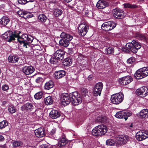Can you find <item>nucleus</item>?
Masks as SVG:
<instances>
[{"label": "nucleus", "mask_w": 148, "mask_h": 148, "mask_svg": "<svg viewBox=\"0 0 148 148\" xmlns=\"http://www.w3.org/2000/svg\"><path fill=\"white\" fill-rule=\"evenodd\" d=\"M20 33L19 31V34ZM34 39L33 37L30 35L23 34L20 36L19 35V46L21 49L24 47L27 48V46H29L28 43H32Z\"/></svg>", "instance_id": "nucleus-1"}, {"label": "nucleus", "mask_w": 148, "mask_h": 148, "mask_svg": "<svg viewBox=\"0 0 148 148\" xmlns=\"http://www.w3.org/2000/svg\"><path fill=\"white\" fill-rule=\"evenodd\" d=\"M107 5L106 1L103 0H99L96 4L97 7L99 9H103Z\"/></svg>", "instance_id": "nucleus-23"}, {"label": "nucleus", "mask_w": 148, "mask_h": 148, "mask_svg": "<svg viewBox=\"0 0 148 148\" xmlns=\"http://www.w3.org/2000/svg\"><path fill=\"white\" fill-rule=\"evenodd\" d=\"M132 115V113L128 111H123L117 112L115 115L116 117L118 118H124L126 120L128 116Z\"/></svg>", "instance_id": "nucleus-8"}, {"label": "nucleus", "mask_w": 148, "mask_h": 148, "mask_svg": "<svg viewBox=\"0 0 148 148\" xmlns=\"http://www.w3.org/2000/svg\"><path fill=\"white\" fill-rule=\"evenodd\" d=\"M67 143V141L66 138L65 137L63 136L58 141V145L59 147H62L64 146Z\"/></svg>", "instance_id": "nucleus-28"}, {"label": "nucleus", "mask_w": 148, "mask_h": 148, "mask_svg": "<svg viewBox=\"0 0 148 148\" xmlns=\"http://www.w3.org/2000/svg\"><path fill=\"white\" fill-rule=\"evenodd\" d=\"M71 40H68V39H61L59 41L60 45L62 46L67 47L69 44V41Z\"/></svg>", "instance_id": "nucleus-26"}, {"label": "nucleus", "mask_w": 148, "mask_h": 148, "mask_svg": "<svg viewBox=\"0 0 148 148\" xmlns=\"http://www.w3.org/2000/svg\"><path fill=\"white\" fill-rule=\"evenodd\" d=\"M63 11L62 10L58 9H55L54 11V14L56 17H58L61 15Z\"/></svg>", "instance_id": "nucleus-40"}, {"label": "nucleus", "mask_w": 148, "mask_h": 148, "mask_svg": "<svg viewBox=\"0 0 148 148\" xmlns=\"http://www.w3.org/2000/svg\"><path fill=\"white\" fill-rule=\"evenodd\" d=\"M132 42L134 49H136V52H137V50L140 48L141 47V45L139 42L135 40H133L132 41Z\"/></svg>", "instance_id": "nucleus-33"}, {"label": "nucleus", "mask_w": 148, "mask_h": 148, "mask_svg": "<svg viewBox=\"0 0 148 148\" xmlns=\"http://www.w3.org/2000/svg\"><path fill=\"white\" fill-rule=\"evenodd\" d=\"M128 136L124 135H120L117 138L116 141L119 145L126 144L128 140Z\"/></svg>", "instance_id": "nucleus-12"}, {"label": "nucleus", "mask_w": 148, "mask_h": 148, "mask_svg": "<svg viewBox=\"0 0 148 148\" xmlns=\"http://www.w3.org/2000/svg\"><path fill=\"white\" fill-rule=\"evenodd\" d=\"M136 37L138 39L146 41L147 38V36L146 34H144L140 33H137L136 34Z\"/></svg>", "instance_id": "nucleus-29"}, {"label": "nucleus", "mask_w": 148, "mask_h": 148, "mask_svg": "<svg viewBox=\"0 0 148 148\" xmlns=\"http://www.w3.org/2000/svg\"><path fill=\"white\" fill-rule=\"evenodd\" d=\"M105 53L110 54L113 53L114 52V48L111 47H106L105 50Z\"/></svg>", "instance_id": "nucleus-37"}, {"label": "nucleus", "mask_w": 148, "mask_h": 148, "mask_svg": "<svg viewBox=\"0 0 148 148\" xmlns=\"http://www.w3.org/2000/svg\"><path fill=\"white\" fill-rule=\"evenodd\" d=\"M43 96V93L42 92H39L36 93L34 96L36 99H39L42 98Z\"/></svg>", "instance_id": "nucleus-42"}, {"label": "nucleus", "mask_w": 148, "mask_h": 148, "mask_svg": "<svg viewBox=\"0 0 148 148\" xmlns=\"http://www.w3.org/2000/svg\"><path fill=\"white\" fill-rule=\"evenodd\" d=\"M34 133L36 136L38 137H42L45 135V131L42 128H39L35 130Z\"/></svg>", "instance_id": "nucleus-18"}, {"label": "nucleus", "mask_w": 148, "mask_h": 148, "mask_svg": "<svg viewBox=\"0 0 148 148\" xmlns=\"http://www.w3.org/2000/svg\"><path fill=\"white\" fill-rule=\"evenodd\" d=\"M34 70V68L32 66H25L22 69V71L26 75H29L32 73Z\"/></svg>", "instance_id": "nucleus-17"}, {"label": "nucleus", "mask_w": 148, "mask_h": 148, "mask_svg": "<svg viewBox=\"0 0 148 148\" xmlns=\"http://www.w3.org/2000/svg\"><path fill=\"white\" fill-rule=\"evenodd\" d=\"M64 51L61 49L57 50L54 54V57L58 60H62L64 58Z\"/></svg>", "instance_id": "nucleus-14"}, {"label": "nucleus", "mask_w": 148, "mask_h": 148, "mask_svg": "<svg viewBox=\"0 0 148 148\" xmlns=\"http://www.w3.org/2000/svg\"><path fill=\"white\" fill-rule=\"evenodd\" d=\"M135 61L134 58V57H131L127 60V62L128 63L132 64Z\"/></svg>", "instance_id": "nucleus-52"}, {"label": "nucleus", "mask_w": 148, "mask_h": 148, "mask_svg": "<svg viewBox=\"0 0 148 148\" xmlns=\"http://www.w3.org/2000/svg\"><path fill=\"white\" fill-rule=\"evenodd\" d=\"M134 76L137 79H140L144 77L141 69L136 71Z\"/></svg>", "instance_id": "nucleus-24"}, {"label": "nucleus", "mask_w": 148, "mask_h": 148, "mask_svg": "<svg viewBox=\"0 0 148 148\" xmlns=\"http://www.w3.org/2000/svg\"><path fill=\"white\" fill-rule=\"evenodd\" d=\"M38 19L42 23L45 22L47 19V17L44 14H41L38 15Z\"/></svg>", "instance_id": "nucleus-34"}, {"label": "nucleus", "mask_w": 148, "mask_h": 148, "mask_svg": "<svg viewBox=\"0 0 148 148\" xmlns=\"http://www.w3.org/2000/svg\"><path fill=\"white\" fill-rule=\"evenodd\" d=\"M97 120H99V122H103V118L102 117H99L98 118Z\"/></svg>", "instance_id": "nucleus-59"}, {"label": "nucleus", "mask_w": 148, "mask_h": 148, "mask_svg": "<svg viewBox=\"0 0 148 148\" xmlns=\"http://www.w3.org/2000/svg\"><path fill=\"white\" fill-rule=\"evenodd\" d=\"M125 8H136V5L130 4L129 3H125L124 4Z\"/></svg>", "instance_id": "nucleus-51"}, {"label": "nucleus", "mask_w": 148, "mask_h": 148, "mask_svg": "<svg viewBox=\"0 0 148 148\" xmlns=\"http://www.w3.org/2000/svg\"><path fill=\"white\" fill-rule=\"evenodd\" d=\"M25 80L23 79H21L19 81V86H20L22 88L21 89H23V88L25 87Z\"/></svg>", "instance_id": "nucleus-46"}, {"label": "nucleus", "mask_w": 148, "mask_h": 148, "mask_svg": "<svg viewBox=\"0 0 148 148\" xmlns=\"http://www.w3.org/2000/svg\"><path fill=\"white\" fill-rule=\"evenodd\" d=\"M8 110L9 112L11 113H13L16 111L14 107L12 106H9L8 108Z\"/></svg>", "instance_id": "nucleus-49"}, {"label": "nucleus", "mask_w": 148, "mask_h": 148, "mask_svg": "<svg viewBox=\"0 0 148 148\" xmlns=\"http://www.w3.org/2000/svg\"><path fill=\"white\" fill-rule=\"evenodd\" d=\"M6 103V102L5 101H3V105L5 104Z\"/></svg>", "instance_id": "nucleus-64"}, {"label": "nucleus", "mask_w": 148, "mask_h": 148, "mask_svg": "<svg viewBox=\"0 0 148 148\" xmlns=\"http://www.w3.org/2000/svg\"><path fill=\"white\" fill-rule=\"evenodd\" d=\"M18 143L17 141H14L13 143V145L14 147H17L18 146Z\"/></svg>", "instance_id": "nucleus-58"}, {"label": "nucleus", "mask_w": 148, "mask_h": 148, "mask_svg": "<svg viewBox=\"0 0 148 148\" xmlns=\"http://www.w3.org/2000/svg\"><path fill=\"white\" fill-rule=\"evenodd\" d=\"M139 116L141 118L146 119L148 118V109H144L141 110L139 113Z\"/></svg>", "instance_id": "nucleus-22"}, {"label": "nucleus", "mask_w": 148, "mask_h": 148, "mask_svg": "<svg viewBox=\"0 0 148 148\" xmlns=\"http://www.w3.org/2000/svg\"><path fill=\"white\" fill-rule=\"evenodd\" d=\"M27 15L26 11L22 10L19 11V16L25 19H26L28 18Z\"/></svg>", "instance_id": "nucleus-39"}, {"label": "nucleus", "mask_w": 148, "mask_h": 148, "mask_svg": "<svg viewBox=\"0 0 148 148\" xmlns=\"http://www.w3.org/2000/svg\"><path fill=\"white\" fill-rule=\"evenodd\" d=\"M27 17H28L27 18H29L32 17L33 16V15L32 14L28 12H27Z\"/></svg>", "instance_id": "nucleus-57"}, {"label": "nucleus", "mask_w": 148, "mask_h": 148, "mask_svg": "<svg viewBox=\"0 0 148 148\" xmlns=\"http://www.w3.org/2000/svg\"><path fill=\"white\" fill-rule=\"evenodd\" d=\"M43 79L42 78L40 77H38L36 80V82L37 83H40L43 82Z\"/></svg>", "instance_id": "nucleus-53"}, {"label": "nucleus", "mask_w": 148, "mask_h": 148, "mask_svg": "<svg viewBox=\"0 0 148 148\" xmlns=\"http://www.w3.org/2000/svg\"><path fill=\"white\" fill-rule=\"evenodd\" d=\"M123 51L126 52H128L129 50L134 53H136V49H134L132 42L128 43L126 44L125 45V48L123 49Z\"/></svg>", "instance_id": "nucleus-15"}, {"label": "nucleus", "mask_w": 148, "mask_h": 148, "mask_svg": "<svg viewBox=\"0 0 148 148\" xmlns=\"http://www.w3.org/2000/svg\"><path fill=\"white\" fill-rule=\"evenodd\" d=\"M44 101L45 104L47 105H51L53 103V100L50 96H48L45 98Z\"/></svg>", "instance_id": "nucleus-36"}, {"label": "nucleus", "mask_w": 148, "mask_h": 148, "mask_svg": "<svg viewBox=\"0 0 148 148\" xmlns=\"http://www.w3.org/2000/svg\"><path fill=\"white\" fill-rule=\"evenodd\" d=\"M88 29V27L86 25L82 24L78 27V32L80 35L84 36L86 34Z\"/></svg>", "instance_id": "nucleus-10"}, {"label": "nucleus", "mask_w": 148, "mask_h": 148, "mask_svg": "<svg viewBox=\"0 0 148 148\" xmlns=\"http://www.w3.org/2000/svg\"><path fill=\"white\" fill-rule=\"evenodd\" d=\"M106 144L108 145H113L115 143V142L112 139H109L106 140Z\"/></svg>", "instance_id": "nucleus-47"}, {"label": "nucleus", "mask_w": 148, "mask_h": 148, "mask_svg": "<svg viewBox=\"0 0 148 148\" xmlns=\"http://www.w3.org/2000/svg\"><path fill=\"white\" fill-rule=\"evenodd\" d=\"M26 95H21L19 94V102L20 103H23L24 101L27 100L26 98Z\"/></svg>", "instance_id": "nucleus-44"}, {"label": "nucleus", "mask_w": 148, "mask_h": 148, "mask_svg": "<svg viewBox=\"0 0 148 148\" xmlns=\"http://www.w3.org/2000/svg\"><path fill=\"white\" fill-rule=\"evenodd\" d=\"M34 53L35 56H38L39 55H42V51L41 50L38 49H35L34 51Z\"/></svg>", "instance_id": "nucleus-48"}, {"label": "nucleus", "mask_w": 148, "mask_h": 148, "mask_svg": "<svg viewBox=\"0 0 148 148\" xmlns=\"http://www.w3.org/2000/svg\"><path fill=\"white\" fill-rule=\"evenodd\" d=\"M64 1L67 3L70 2L72 0H64Z\"/></svg>", "instance_id": "nucleus-62"}, {"label": "nucleus", "mask_w": 148, "mask_h": 148, "mask_svg": "<svg viewBox=\"0 0 148 148\" xmlns=\"http://www.w3.org/2000/svg\"><path fill=\"white\" fill-rule=\"evenodd\" d=\"M143 132V134L144 135V136L146 137V139L148 137V132L142 130Z\"/></svg>", "instance_id": "nucleus-55"}, {"label": "nucleus", "mask_w": 148, "mask_h": 148, "mask_svg": "<svg viewBox=\"0 0 148 148\" xmlns=\"http://www.w3.org/2000/svg\"><path fill=\"white\" fill-rule=\"evenodd\" d=\"M34 107V106L32 103H27L21 107V109L23 111L25 110H29L31 111L33 109Z\"/></svg>", "instance_id": "nucleus-21"}, {"label": "nucleus", "mask_w": 148, "mask_h": 148, "mask_svg": "<svg viewBox=\"0 0 148 148\" xmlns=\"http://www.w3.org/2000/svg\"><path fill=\"white\" fill-rule=\"evenodd\" d=\"M1 147L3 148H5V145H2Z\"/></svg>", "instance_id": "nucleus-63"}, {"label": "nucleus", "mask_w": 148, "mask_h": 148, "mask_svg": "<svg viewBox=\"0 0 148 148\" xmlns=\"http://www.w3.org/2000/svg\"><path fill=\"white\" fill-rule=\"evenodd\" d=\"M141 69L144 77L148 76V67H144Z\"/></svg>", "instance_id": "nucleus-41"}, {"label": "nucleus", "mask_w": 148, "mask_h": 148, "mask_svg": "<svg viewBox=\"0 0 148 148\" xmlns=\"http://www.w3.org/2000/svg\"><path fill=\"white\" fill-rule=\"evenodd\" d=\"M117 24L112 21H108L104 23L101 25V28L103 30L109 31L114 28Z\"/></svg>", "instance_id": "nucleus-7"}, {"label": "nucleus", "mask_w": 148, "mask_h": 148, "mask_svg": "<svg viewBox=\"0 0 148 148\" xmlns=\"http://www.w3.org/2000/svg\"><path fill=\"white\" fill-rule=\"evenodd\" d=\"M103 84L101 82L96 84L93 90V95L95 96H100L103 88Z\"/></svg>", "instance_id": "nucleus-9"}, {"label": "nucleus", "mask_w": 148, "mask_h": 148, "mask_svg": "<svg viewBox=\"0 0 148 148\" xmlns=\"http://www.w3.org/2000/svg\"><path fill=\"white\" fill-rule=\"evenodd\" d=\"M71 93H70L69 95L66 93H63L61 94V101L62 104L64 106H66L69 104L71 101V98L73 97Z\"/></svg>", "instance_id": "nucleus-6"}, {"label": "nucleus", "mask_w": 148, "mask_h": 148, "mask_svg": "<svg viewBox=\"0 0 148 148\" xmlns=\"http://www.w3.org/2000/svg\"><path fill=\"white\" fill-rule=\"evenodd\" d=\"M10 20L7 16H4L0 19V24L6 25L9 22Z\"/></svg>", "instance_id": "nucleus-27"}, {"label": "nucleus", "mask_w": 148, "mask_h": 148, "mask_svg": "<svg viewBox=\"0 0 148 148\" xmlns=\"http://www.w3.org/2000/svg\"><path fill=\"white\" fill-rule=\"evenodd\" d=\"M8 125V123L7 121L3 120L0 122V129H2Z\"/></svg>", "instance_id": "nucleus-43"}, {"label": "nucleus", "mask_w": 148, "mask_h": 148, "mask_svg": "<svg viewBox=\"0 0 148 148\" xmlns=\"http://www.w3.org/2000/svg\"><path fill=\"white\" fill-rule=\"evenodd\" d=\"M65 75V71L62 70L56 71L54 74V77L57 79L62 78Z\"/></svg>", "instance_id": "nucleus-16"}, {"label": "nucleus", "mask_w": 148, "mask_h": 148, "mask_svg": "<svg viewBox=\"0 0 148 148\" xmlns=\"http://www.w3.org/2000/svg\"><path fill=\"white\" fill-rule=\"evenodd\" d=\"M56 132V129H52L51 131L50 132V134L49 135L51 136H52L53 135H54V134Z\"/></svg>", "instance_id": "nucleus-56"}, {"label": "nucleus", "mask_w": 148, "mask_h": 148, "mask_svg": "<svg viewBox=\"0 0 148 148\" xmlns=\"http://www.w3.org/2000/svg\"><path fill=\"white\" fill-rule=\"evenodd\" d=\"M58 60L55 57H51L49 60V62L51 64H58Z\"/></svg>", "instance_id": "nucleus-38"}, {"label": "nucleus", "mask_w": 148, "mask_h": 148, "mask_svg": "<svg viewBox=\"0 0 148 148\" xmlns=\"http://www.w3.org/2000/svg\"><path fill=\"white\" fill-rule=\"evenodd\" d=\"M107 131V128L103 124L96 127L92 131V134L95 136H101L103 135Z\"/></svg>", "instance_id": "nucleus-2"}, {"label": "nucleus", "mask_w": 148, "mask_h": 148, "mask_svg": "<svg viewBox=\"0 0 148 148\" xmlns=\"http://www.w3.org/2000/svg\"><path fill=\"white\" fill-rule=\"evenodd\" d=\"M113 16L115 18H121L124 16L123 12L122 11H119L115 9L113 10Z\"/></svg>", "instance_id": "nucleus-19"}, {"label": "nucleus", "mask_w": 148, "mask_h": 148, "mask_svg": "<svg viewBox=\"0 0 148 148\" xmlns=\"http://www.w3.org/2000/svg\"><path fill=\"white\" fill-rule=\"evenodd\" d=\"M62 39H68V40H71L73 39V36L65 32H62L60 36Z\"/></svg>", "instance_id": "nucleus-31"}, {"label": "nucleus", "mask_w": 148, "mask_h": 148, "mask_svg": "<svg viewBox=\"0 0 148 148\" xmlns=\"http://www.w3.org/2000/svg\"><path fill=\"white\" fill-rule=\"evenodd\" d=\"M54 86V83L51 80L46 82L45 85V88L46 90H49L53 88Z\"/></svg>", "instance_id": "nucleus-30"}, {"label": "nucleus", "mask_w": 148, "mask_h": 148, "mask_svg": "<svg viewBox=\"0 0 148 148\" xmlns=\"http://www.w3.org/2000/svg\"><path fill=\"white\" fill-rule=\"evenodd\" d=\"M34 0H19V4H25L29 2H33Z\"/></svg>", "instance_id": "nucleus-50"}, {"label": "nucleus", "mask_w": 148, "mask_h": 148, "mask_svg": "<svg viewBox=\"0 0 148 148\" xmlns=\"http://www.w3.org/2000/svg\"><path fill=\"white\" fill-rule=\"evenodd\" d=\"M81 94L83 97H85L88 93L87 90L86 88H83L81 90Z\"/></svg>", "instance_id": "nucleus-45"}, {"label": "nucleus", "mask_w": 148, "mask_h": 148, "mask_svg": "<svg viewBox=\"0 0 148 148\" xmlns=\"http://www.w3.org/2000/svg\"><path fill=\"white\" fill-rule=\"evenodd\" d=\"M8 60L10 62L14 63L18 61V58L17 56H10L8 57Z\"/></svg>", "instance_id": "nucleus-32"}, {"label": "nucleus", "mask_w": 148, "mask_h": 148, "mask_svg": "<svg viewBox=\"0 0 148 148\" xmlns=\"http://www.w3.org/2000/svg\"><path fill=\"white\" fill-rule=\"evenodd\" d=\"M136 92L138 95H142L145 97L148 95V87L143 86L137 89Z\"/></svg>", "instance_id": "nucleus-13"}, {"label": "nucleus", "mask_w": 148, "mask_h": 148, "mask_svg": "<svg viewBox=\"0 0 148 148\" xmlns=\"http://www.w3.org/2000/svg\"><path fill=\"white\" fill-rule=\"evenodd\" d=\"M123 99V95L121 93L113 95L111 96V100L112 102L115 104L121 103Z\"/></svg>", "instance_id": "nucleus-4"}, {"label": "nucleus", "mask_w": 148, "mask_h": 148, "mask_svg": "<svg viewBox=\"0 0 148 148\" xmlns=\"http://www.w3.org/2000/svg\"><path fill=\"white\" fill-rule=\"evenodd\" d=\"M73 97L71 98V101L74 106L78 105L81 103L82 101V99L79 94H78L77 92H75L71 93Z\"/></svg>", "instance_id": "nucleus-5"}, {"label": "nucleus", "mask_w": 148, "mask_h": 148, "mask_svg": "<svg viewBox=\"0 0 148 148\" xmlns=\"http://www.w3.org/2000/svg\"><path fill=\"white\" fill-rule=\"evenodd\" d=\"M92 75H89L88 78V79L89 80H91L92 79Z\"/></svg>", "instance_id": "nucleus-61"}, {"label": "nucleus", "mask_w": 148, "mask_h": 148, "mask_svg": "<svg viewBox=\"0 0 148 148\" xmlns=\"http://www.w3.org/2000/svg\"><path fill=\"white\" fill-rule=\"evenodd\" d=\"M118 80L121 84L125 85L131 82L133 79L131 76H127L119 79Z\"/></svg>", "instance_id": "nucleus-11"}, {"label": "nucleus", "mask_w": 148, "mask_h": 148, "mask_svg": "<svg viewBox=\"0 0 148 148\" xmlns=\"http://www.w3.org/2000/svg\"><path fill=\"white\" fill-rule=\"evenodd\" d=\"M2 37L9 42H10L12 40H15V38L18 41V33L16 32H14L13 33L11 31H8L3 34Z\"/></svg>", "instance_id": "nucleus-3"}, {"label": "nucleus", "mask_w": 148, "mask_h": 148, "mask_svg": "<svg viewBox=\"0 0 148 148\" xmlns=\"http://www.w3.org/2000/svg\"><path fill=\"white\" fill-rule=\"evenodd\" d=\"M50 117L53 119H56L60 116V113L57 110H52L49 113Z\"/></svg>", "instance_id": "nucleus-20"}, {"label": "nucleus", "mask_w": 148, "mask_h": 148, "mask_svg": "<svg viewBox=\"0 0 148 148\" xmlns=\"http://www.w3.org/2000/svg\"><path fill=\"white\" fill-rule=\"evenodd\" d=\"M63 65L66 66L71 65L72 63V60L70 58L65 59L63 62Z\"/></svg>", "instance_id": "nucleus-35"}, {"label": "nucleus", "mask_w": 148, "mask_h": 148, "mask_svg": "<svg viewBox=\"0 0 148 148\" xmlns=\"http://www.w3.org/2000/svg\"><path fill=\"white\" fill-rule=\"evenodd\" d=\"M1 88L4 91H6L8 89L9 86L7 85L4 84L2 86Z\"/></svg>", "instance_id": "nucleus-54"}, {"label": "nucleus", "mask_w": 148, "mask_h": 148, "mask_svg": "<svg viewBox=\"0 0 148 148\" xmlns=\"http://www.w3.org/2000/svg\"><path fill=\"white\" fill-rule=\"evenodd\" d=\"M136 139L139 141H142L146 139V137L144 136L143 132L141 131L136 134Z\"/></svg>", "instance_id": "nucleus-25"}, {"label": "nucleus", "mask_w": 148, "mask_h": 148, "mask_svg": "<svg viewBox=\"0 0 148 148\" xmlns=\"http://www.w3.org/2000/svg\"><path fill=\"white\" fill-rule=\"evenodd\" d=\"M4 140V137L0 134V141H3Z\"/></svg>", "instance_id": "nucleus-60"}]
</instances>
